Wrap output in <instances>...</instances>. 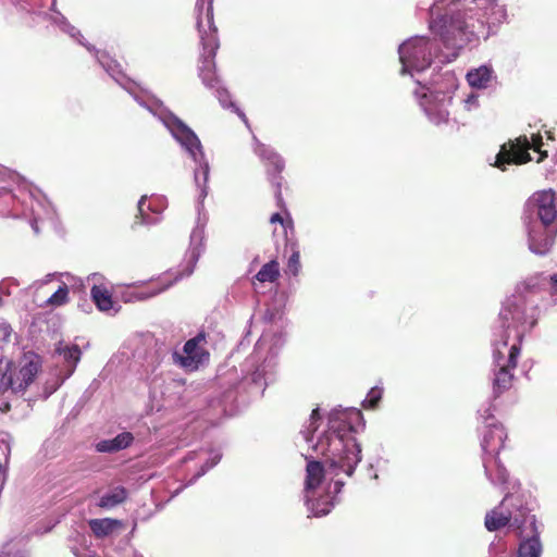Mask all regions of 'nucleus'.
Wrapping results in <instances>:
<instances>
[{"label": "nucleus", "mask_w": 557, "mask_h": 557, "mask_svg": "<svg viewBox=\"0 0 557 557\" xmlns=\"http://www.w3.org/2000/svg\"><path fill=\"white\" fill-rule=\"evenodd\" d=\"M522 338L523 334H518V341L509 347L507 357L498 346L494 348L493 394L495 397L500 396L512 387L515 380L512 371L517 368L518 364V358L521 352Z\"/></svg>", "instance_id": "nucleus-4"}, {"label": "nucleus", "mask_w": 557, "mask_h": 557, "mask_svg": "<svg viewBox=\"0 0 557 557\" xmlns=\"http://www.w3.org/2000/svg\"><path fill=\"white\" fill-rule=\"evenodd\" d=\"M202 344H206V334L200 332L185 343L183 347L185 355H181L177 351L172 355L174 363L187 371L198 370V368L207 362L210 357L209 351L202 346Z\"/></svg>", "instance_id": "nucleus-10"}, {"label": "nucleus", "mask_w": 557, "mask_h": 557, "mask_svg": "<svg viewBox=\"0 0 557 557\" xmlns=\"http://www.w3.org/2000/svg\"><path fill=\"white\" fill-rule=\"evenodd\" d=\"M121 527L122 522L112 518L91 519L89 521V528L98 539L110 535L115 529Z\"/></svg>", "instance_id": "nucleus-16"}, {"label": "nucleus", "mask_w": 557, "mask_h": 557, "mask_svg": "<svg viewBox=\"0 0 557 557\" xmlns=\"http://www.w3.org/2000/svg\"><path fill=\"white\" fill-rule=\"evenodd\" d=\"M180 132L181 140L190 152H194L195 149H200V140L190 128L181 124Z\"/></svg>", "instance_id": "nucleus-26"}, {"label": "nucleus", "mask_w": 557, "mask_h": 557, "mask_svg": "<svg viewBox=\"0 0 557 557\" xmlns=\"http://www.w3.org/2000/svg\"><path fill=\"white\" fill-rule=\"evenodd\" d=\"M507 346H508V341H507V339H505V341L502 343V347H503V348H507Z\"/></svg>", "instance_id": "nucleus-41"}, {"label": "nucleus", "mask_w": 557, "mask_h": 557, "mask_svg": "<svg viewBox=\"0 0 557 557\" xmlns=\"http://www.w3.org/2000/svg\"><path fill=\"white\" fill-rule=\"evenodd\" d=\"M529 508L519 494L508 493L498 506L487 511L484 525L490 532L509 527L516 531L519 539L523 537V527L529 520Z\"/></svg>", "instance_id": "nucleus-2"}, {"label": "nucleus", "mask_w": 557, "mask_h": 557, "mask_svg": "<svg viewBox=\"0 0 557 557\" xmlns=\"http://www.w3.org/2000/svg\"><path fill=\"white\" fill-rule=\"evenodd\" d=\"M134 441V436L129 432H123L112 440L100 441L96 445L99 453H115L127 448Z\"/></svg>", "instance_id": "nucleus-15"}, {"label": "nucleus", "mask_w": 557, "mask_h": 557, "mask_svg": "<svg viewBox=\"0 0 557 557\" xmlns=\"http://www.w3.org/2000/svg\"><path fill=\"white\" fill-rule=\"evenodd\" d=\"M440 116L443 121H447L448 113L447 112H441Z\"/></svg>", "instance_id": "nucleus-40"}, {"label": "nucleus", "mask_w": 557, "mask_h": 557, "mask_svg": "<svg viewBox=\"0 0 557 557\" xmlns=\"http://www.w3.org/2000/svg\"><path fill=\"white\" fill-rule=\"evenodd\" d=\"M57 351L62 355L65 359V361L69 363L71 368V372L74 371L76 364L81 360V348L78 345H72V346H65L63 348L58 347Z\"/></svg>", "instance_id": "nucleus-25"}, {"label": "nucleus", "mask_w": 557, "mask_h": 557, "mask_svg": "<svg viewBox=\"0 0 557 557\" xmlns=\"http://www.w3.org/2000/svg\"><path fill=\"white\" fill-rule=\"evenodd\" d=\"M255 152L265 166L267 178L274 188L277 206L285 210L282 196V185L284 181L282 172L285 169L283 158L273 148L260 141L256 143Z\"/></svg>", "instance_id": "nucleus-7"}, {"label": "nucleus", "mask_w": 557, "mask_h": 557, "mask_svg": "<svg viewBox=\"0 0 557 557\" xmlns=\"http://www.w3.org/2000/svg\"><path fill=\"white\" fill-rule=\"evenodd\" d=\"M0 332L3 336V338L7 339L8 337H10L12 329H11L10 324L2 321V322H0Z\"/></svg>", "instance_id": "nucleus-31"}, {"label": "nucleus", "mask_w": 557, "mask_h": 557, "mask_svg": "<svg viewBox=\"0 0 557 557\" xmlns=\"http://www.w3.org/2000/svg\"><path fill=\"white\" fill-rule=\"evenodd\" d=\"M306 490H315L323 481L324 467L320 461L310 460L306 467Z\"/></svg>", "instance_id": "nucleus-17"}, {"label": "nucleus", "mask_w": 557, "mask_h": 557, "mask_svg": "<svg viewBox=\"0 0 557 557\" xmlns=\"http://www.w3.org/2000/svg\"><path fill=\"white\" fill-rule=\"evenodd\" d=\"M69 286L65 283H62L59 288L46 300L47 307H61L69 302Z\"/></svg>", "instance_id": "nucleus-24"}, {"label": "nucleus", "mask_w": 557, "mask_h": 557, "mask_svg": "<svg viewBox=\"0 0 557 557\" xmlns=\"http://www.w3.org/2000/svg\"><path fill=\"white\" fill-rule=\"evenodd\" d=\"M398 52L404 66L422 71L431 65V47L426 38L410 39L399 47Z\"/></svg>", "instance_id": "nucleus-8"}, {"label": "nucleus", "mask_w": 557, "mask_h": 557, "mask_svg": "<svg viewBox=\"0 0 557 557\" xmlns=\"http://www.w3.org/2000/svg\"><path fill=\"white\" fill-rule=\"evenodd\" d=\"M160 292H161V289H157V290H153V292H151V293H149V294H145V295H144V294H141V295L139 296V299H146V298H148V297H152V296L157 295V294H158V293H160Z\"/></svg>", "instance_id": "nucleus-37"}, {"label": "nucleus", "mask_w": 557, "mask_h": 557, "mask_svg": "<svg viewBox=\"0 0 557 557\" xmlns=\"http://www.w3.org/2000/svg\"><path fill=\"white\" fill-rule=\"evenodd\" d=\"M332 507L333 503L330 500L329 496L321 497L312 504V510L314 515L319 517L327 515Z\"/></svg>", "instance_id": "nucleus-27"}, {"label": "nucleus", "mask_w": 557, "mask_h": 557, "mask_svg": "<svg viewBox=\"0 0 557 557\" xmlns=\"http://www.w3.org/2000/svg\"><path fill=\"white\" fill-rule=\"evenodd\" d=\"M343 484H344V483H343V482H341V481H336V482H335V485H336V492H339V491H341V487L343 486Z\"/></svg>", "instance_id": "nucleus-39"}, {"label": "nucleus", "mask_w": 557, "mask_h": 557, "mask_svg": "<svg viewBox=\"0 0 557 557\" xmlns=\"http://www.w3.org/2000/svg\"><path fill=\"white\" fill-rule=\"evenodd\" d=\"M127 496L128 492L124 486H116L100 498L98 506L100 508H113L124 503Z\"/></svg>", "instance_id": "nucleus-19"}, {"label": "nucleus", "mask_w": 557, "mask_h": 557, "mask_svg": "<svg viewBox=\"0 0 557 557\" xmlns=\"http://www.w3.org/2000/svg\"><path fill=\"white\" fill-rule=\"evenodd\" d=\"M91 298L100 311H109L113 307L112 295L103 286L95 285L91 288Z\"/></svg>", "instance_id": "nucleus-20"}, {"label": "nucleus", "mask_w": 557, "mask_h": 557, "mask_svg": "<svg viewBox=\"0 0 557 557\" xmlns=\"http://www.w3.org/2000/svg\"><path fill=\"white\" fill-rule=\"evenodd\" d=\"M552 288L554 293H557V273L550 276Z\"/></svg>", "instance_id": "nucleus-36"}, {"label": "nucleus", "mask_w": 557, "mask_h": 557, "mask_svg": "<svg viewBox=\"0 0 557 557\" xmlns=\"http://www.w3.org/2000/svg\"><path fill=\"white\" fill-rule=\"evenodd\" d=\"M230 107L234 108L235 111L237 112V114L239 115V117L247 124L246 115L238 108H236L233 102H230Z\"/></svg>", "instance_id": "nucleus-35"}, {"label": "nucleus", "mask_w": 557, "mask_h": 557, "mask_svg": "<svg viewBox=\"0 0 557 557\" xmlns=\"http://www.w3.org/2000/svg\"><path fill=\"white\" fill-rule=\"evenodd\" d=\"M432 28L448 48L460 49L470 41L468 25L460 12L443 15Z\"/></svg>", "instance_id": "nucleus-6"}, {"label": "nucleus", "mask_w": 557, "mask_h": 557, "mask_svg": "<svg viewBox=\"0 0 557 557\" xmlns=\"http://www.w3.org/2000/svg\"><path fill=\"white\" fill-rule=\"evenodd\" d=\"M542 146L543 141L540 134L532 137V144H530L527 136H520L515 141L509 140L500 147L494 166L505 171L507 164H524L531 160L529 153L531 148L540 154L536 162H542L547 158V151L542 150Z\"/></svg>", "instance_id": "nucleus-5"}, {"label": "nucleus", "mask_w": 557, "mask_h": 557, "mask_svg": "<svg viewBox=\"0 0 557 557\" xmlns=\"http://www.w3.org/2000/svg\"><path fill=\"white\" fill-rule=\"evenodd\" d=\"M508 435L503 424L492 422L483 432L482 449L488 457H496L505 448Z\"/></svg>", "instance_id": "nucleus-11"}, {"label": "nucleus", "mask_w": 557, "mask_h": 557, "mask_svg": "<svg viewBox=\"0 0 557 557\" xmlns=\"http://www.w3.org/2000/svg\"><path fill=\"white\" fill-rule=\"evenodd\" d=\"M491 75L492 71L487 66H480L468 72L467 81L472 87L483 88L490 82Z\"/></svg>", "instance_id": "nucleus-21"}, {"label": "nucleus", "mask_w": 557, "mask_h": 557, "mask_svg": "<svg viewBox=\"0 0 557 557\" xmlns=\"http://www.w3.org/2000/svg\"><path fill=\"white\" fill-rule=\"evenodd\" d=\"M11 410V405L9 401H4L0 405V412L7 413Z\"/></svg>", "instance_id": "nucleus-33"}, {"label": "nucleus", "mask_w": 557, "mask_h": 557, "mask_svg": "<svg viewBox=\"0 0 557 557\" xmlns=\"http://www.w3.org/2000/svg\"><path fill=\"white\" fill-rule=\"evenodd\" d=\"M96 57H97V59L99 60V62H100L103 66H106V60H104V59L107 58L106 53H104V52H100V51H96Z\"/></svg>", "instance_id": "nucleus-34"}, {"label": "nucleus", "mask_w": 557, "mask_h": 557, "mask_svg": "<svg viewBox=\"0 0 557 557\" xmlns=\"http://www.w3.org/2000/svg\"><path fill=\"white\" fill-rule=\"evenodd\" d=\"M270 222L271 223H280L283 226L285 233H286L287 227H292L293 226L292 219L288 218V219L285 220L282 216V214L278 213V212H276V213L271 215Z\"/></svg>", "instance_id": "nucleus-29"}, {"label": "nucleus", "mask_w": 557, "mask_h": 557, "mask_svg": "<svg viewBox=\"0 0 557 557\" xmlns=\"http://www.w3.org/2000/svg\"><path fill=\"white\" fill-rule=\"evenodd\" d=\"M206 0H197L196 8L201 13L205 9ZM207 20L209 24V33H202V22L198 17L197 27L200 33L202 52L199 65V76L202 83L210 87H216L219 78L215 71V53L219 48L216 36V27L213 26V9L212 0H207Z\"/></svg>", "instance_id": "nucleus-3"}, {"label": "nucleus", "mask_w": 557, "mask_h": 557, "mask_svg": "<svg viewBox=\"0 0 557 557\" xmlns=\"http://www.w3.org/2000/svg\"><path fill=\"white\" fill-rule=\"evenodd\" d=\"M39 371V364L35 361L25 363L17 372L10 376L9 384L13 392H24L34 381Z\"/></svg>", "instance_id": "nucleus-12"}, {"label": "nucleus", "mask_w": 557, "mask_h": 557, "mask_svg": "<svg viewBox=\"0 0 557 557\" xmlns=\"http://www.w3.org/2000/svg\"><path fill=\"white\" fill-rule=\"evenodd\" d=\"M221 460V456L220 455H214L212 458H210L203 466H202V473H205L206 471H208L209 469L213 468L215 465L219 463V461Z\"/></svg>", "instance_id": "nucleus-30"}, {"label": "nucleus", "mask_w": 557, "mask_h": 557, "mask_svg": "<svg viewBox=\"0 0 557 557\" xmlns=\"http://www.w3.org/2000/svg\"><path fill=\"white\" fill-rule=\"evenodd\" d=\"M5 476V469L3 467V465L0 462V482L4 479Z\"/></svg>", "instance_id": "nucleus-38"}, {"label": "nucleus", "mask_w": 557, "mask_h": 557, "mask_svg": "<svg viewBox=\"0 0 557 557\" xmlns=\"http://www.w3.org/2000/svg\"><path fill=\"white\" fill-rule=\"evenodd\" d=\"M546 230L532 227L529 231V248L536 255L547 253L553 246L554 237Z\"/></svg>", "instance_id": "nucleus-14"}, {"label": "nucleus", "mask_w": 557, "mask_h": 557, "mask_svg": "<svg viewBox=\"0 0 557 557\" xmlns=\"http://www.w3.org/2000/svg\"><path fill=\"white\" fill-rule=\"evenodd\" d=\"M351 428L345 422L332 424L319 438L314 449L325 457L329 469L337 475L344 472L352 475L356 466L361 460V448L350 434Z\"/></svg>", "instance_id": "nucleus-1"}, {"label": "nucleus", "mask_w": 557, "mask_h": 557, "mask_svg": "<svg viewBox=\"0 0 557 557\" xmlns=\"http://www.w3.org/2000/svg\"><path fill=\"white\" fill-rule=\"evenodd\" d=\"M320 419H321V416H320L319 408L313 409L311 414H310V420H311L310 428L312 426V431L317 430V426L314 424Z\"/></svg>", "instance_id": "nucleus-32"}, {"label": "nucleus", "mask_w": 557, "mask_h": 557, "mask_svg": "<svg viewBox=\"0 0 557 557\" xmlns=\"http://www.w3.org/2000/svg\"><path fill=\"white\" fill-rule=\"evenodd\" d=\"M281 276L280 263L276 259H272L264 263L253 280L259 283H275Z\"/></svg>", "instance_id": "nucleus-18"}, {"label": "nucleus", "mask_w": 557, "mask_h": 557, "mask_svg": "<svg viewBox=\"0 0 557 557\" xmlns=\"http://www.w3.org/2000/svg\"><path fill=\"white\" fill-rule=\"evenodd\" d=\"M382 389L379 387H373L367 395L363 407L369 409H375L382 398Z\"/></svg>", "instance_id": "nucleus-28"}, {"label": "nucleus", "mask_w": 557, "mask_h": 557, "mask_svg": "<svg viewBox=\"0 0 557 557\" xmlns=\"http://www.w3.org/2000/svg\"><path fill=\"white\" fill-rule=\"evenodd\" d=\"M287 246L289 247L290 256L287 259L286 273L297 276L301 269L300 250L297 243H289Z\"/></svg>", "instance_id": "nucleus-22"}, {"label": "nucleus", "mask_w": 557, "mask_h": 557, "mask_svg": "<svg viewBox=\"0 0 557 557\" xmlns=\"http://www.w3.org/2000/svg\"><path fill=\"white\" fill-rule=\"evenodd\" d=\"M532 535L529 539L522 540L519 544L517 557H541L542 543L540 541V533L537 531L536 521L534 516L531 517Z\"/></svg>", "instance_id": "nucleus-13"}, {"label": "nucleus", "mask_w": 557, "mask_h": 557, "mask_svg": "<svg viewBox=\"0 0 557 557\" xmlns=\"http://www.w3.org/2000/svg\"><path fill=\"white\" fill-rule=\"evenodd\" d=\"M527 208L537 215L544 228H549L557 220V197L553 189L537 190L527 201Z\"/></svg>", "instance_id": "nucleus-9"}, {"label": "nucleus", "mask_w": 557, "mask_h": 557, "mask_svg": "<svg viewBox=\"0 0 557 557\" xmlns=\"http://www.w3.org/2000/svg\"><path fill=\"white\" fill-rule=\"evenodd\" d=\"M484 467L486 472H490L492 468L495 467L496 473L494 480L497 483L505 484L507 482L509 474L507 469L500 463L498 456L484 459Z\"/></svg>", "instance_id": "nucleus-23"}]
</instances>
